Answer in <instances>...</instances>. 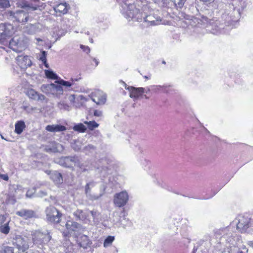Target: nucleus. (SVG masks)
Returning a JSON list of instances; mask_svg holds the SVG:
<instances>
[{
	"label": "nucleus",
	"mask_w": 253,
	"mask_h": 253,
	"mask_svg": "<svg viewBox=\"0 0 253 253\" xmlns=\"http://www.w3.org/2000/svg\"><path fill=\"white\" fill-rule=\"evenodd\" d=\"M34 3L23 1L19 3V6L22 10L15 12L9 11L8 12L9 17L14 21L22 24L26 23L29 19V12L35 11L40 8L44 4L41 3L39 0H32Z\"/></svg>",
	"instance_id": "obj_1"
},
{
	"label": "nucleus",
	"mask_w": 253,
	"mask_h": 253,
	"mask_svg": "<svg viewBox=\"0 0 253 253\" xmlns=\"http://www.w3.org/2000/svg\"><path fill=\"white\" fill-rule=\"evenodd\" d=\"M122 13L128 20H133L138 22L145 21L146 12H140L133 4L124 3L122 6Z\"/></svg>",
	"instance_id": "obj_2"
},
{
	"label": "nucleus",
	"mask_w": 253,
	"mask_h": 253,
	"mask_svg": "<svg viewBox=\"0 0 253 253\" xmlns=\"http://www.w3.org/2000/svg\"><path fill=\"white\" fill-rule=\"evenodd\" d=\"M32 244L33 247L36 246L42 249L51 239V235L48 231L42 232L40 230H33L31 232Z\"/></svg>",
	"instance_id": "obj_3"
},
{
	"label": "nucleus",
	"mask_w": 253,
	"mask_h": 253,
	"mask_svg": "<svg viewBox=\"0 0 253 253\" xmlns=\"http://www.w3.org/2000/svg\"><path fill=\"white\" fill-rule=\"evenodd\" d=\"M13 245L20 252H25L29 248H32V242L28 237L17 235L13 239Z\"/></svg>",
	"instance_id": "obj_4"
},
{
	"label": "nucleus",
	"mask_w": 253,
	"mask_h": 253,
	"mask_svg": "<svg viewBox=\"0 0 253 253\" xmlns=\"http://www.w3.org/2000/svg\"><path fill=\"white\" fill-rule=\"evenodd\" d=\"M46 219L50 222L58 223L60 221L62 214L53 206H49L45 210Z\"/></svg>",
	"instance_id": "obj_5"
},
{
	"label": "nucleus",
	"mask_w": 253,
	"mask_h": 253,
	"mask_svg": "<svg viewBox=\"0 0 253 253\" xmlns=\"http://www.w3.org/2000/svg\"><path fill=\"white\" fill-rule=\"evenodd\" d=\"M10 48L16 52H21L26 47V42L21 37H15L9 42Z\"/></svg>",
	"instance_id": "obj_6"
},
{
	"label": "nucleus",
	"mask_w": 253,
	"mask_h": 253,
	"mask_svg": "<svg viewBox=\"0 0 253 253\" xmlns=\"http://www.w3.org/2000/svg\"><path fill=\"white\" fill-rule=\"evenodd\" d=\"M91 100L97 105H102L105 104L107 100V95L102 91L97 90L93 92L91 95Z\"/></svg>",
	"instance_id": "obj_7"
},
{
	"label": "nucleus",
	"mask_w": 253,
	"mask_h": 253,
	"mask_svg": "<svg viewBox=\"0 0 253 253\" xmlns=\"http://www.w3.org/2000/svg\"><path fill=\"white\" fill-rule=\"evenodd\" d=\"M128 196L126 191H122L115 194L114 203L118 207L124 206L127 203Z\"/></svg>",
	"instance_id": "obj_8"
},
{
	"label": "nucleus",
	"mask_w": 253,
	"mask_h": 253,
	"mask_svg": "<svg viewBox=\"0 0 253 253\" xmlns=\"http://www.w3.org/2000/svg\"><path fill=\"white\" fill-rule=\"evenodd\" d=\"M250 224L251 218L250 217L241 215L238 217V222L237 224V227L241 232H245L250 227Z\"/></svg>",
	"instance_id": "obj_9"
},
{
	"label": "nucleus",
	"mask_w": 253,
	"mask_h": 253,
	"mask_svg": "<svg viewBox=\"0 0 253 253\" xmlns=\"http://www.w3.org/2000/svg\"><path fill=\"white\" fill-rule=\"evenodd\" d=\"M13 33V27L10 24L0 25V39H5Z\"/></svg>",
	"instance_id": "obj_10"
},
{
	"label": "nucleus",
	"mask_w": 253,
	"mask_h": 253,
	"mask_svg": "<svg viewBox=\"0 0 253 253\" xmlns=\"http://www.w3.org/2000/svg\"><path fill=\"white\" fill-rule=\"evenodd\" d=\"M125 86L126 84H125ZM126 88L130 92L129 97L133 98L134 100L138 99L140 97L142 96V93L145 92V88L143 87H134L133 86H128Z\"/></svg>",
	"instance_id": "obj_11"
},
{
	"label": "nucleus",
	"mask_w": 253,
	"mask_h": 253,
	"mask_svg": "<svg viewBox=\"0 0 253 253\" xmlns=\"http://www.w3.org/2000/svg\"><path fill=\"white\" fill-rule=\"evenodd\" d=\"M95 184L94 182L90 181L87 183L85 186V194L86 196L88 199L91 201L97 200L102 195L101 194L96 195L91 193V189L95 186Z\"/></svg>",
	"instance_id": "obj_12"
},
{
	"label": "nucleus",
	"mask_w": 253,
	"mask_h": 253,
	"mask_svg": "<svg viewBox=\"0 0 253 253\" xmlns=\"http://www.w3.org/2000/svg\"><path fill=\"white\" fill-rule=\"evenodd\" d=\"M16 61L19 66L22 69L27 68L32 64V61L27 55H19L17 57Z\"/></svg>",
	"instance_id": "obj_13"
},
{
	"label": "nucleus",
	"mask_w": 253,
	"mask_h": 253,
	"mask_svg": "<svg viewBox=\"0 0 253 253\" xmlns=\"http://www.w3.org/2000/svg\"><path fill=\"white\" fill-rule=\"evenodd\" d=\"M75 161V157H64L60 158L57 163L62 166L70 168L73 166Z\"/></svg>",
	"instance_id": "obj_14"
},
{
	"label": "nucleus",
	"mask_w": 253,
	"mask_h": 253,
	"mask_svg": "<svg viewBox=\"0 0 253 253\" xmlns=\"http://www.w3.org/2000/svg\"><path fill=\"white\" fill-rule=\"evenodd\" d=\"M16 214L25 219L36 217L35 212L31 210L22 209L17 211Z\"/></svg>",
	"instance_id": "obj_15"
},
{
	"label": "nucleus",
	"mask_w": 253,
	"mask_h": 253,
	"mask_svg": "<svg viewBox=\"0 0 253 253\" xmlns=\"http://www.w3.org/2000/svg\"><path fill=\"white\" fill-rule=\"evenodd\" d=\"M66 227L68 233L71 234L73 231L79 230L81 228V225L77 222L68 221L66 223Z\"/></svg>",
	"instance_id": "obj_16"
},
{
	"label": "nucleus",
	"mask_w": 253,
	"mask_h": 253,
	"mask_svg": "<svg viewBox=\"0 0 253 253\" xmlns=\"http://www.w3.org/2000/svg\"><path fill=\"white\" fill-rule=\"evenodd\" d=\"M45 129L49 132H57L66 130V127L60 125H47L45 127Z\"/></svg>",
	"instance_id": "obj_17"
},
{
	"label": "nucleus",
	"mask_w": 253,
	"mask_h": 253,
	"mask_svg": "<svg viewBox=\"0 0 253 253\" xmlns=\"http://www.w3.org/2000/svg\"><path fill=\"white\" fill-rule=\"evenodd\" d=\"M27 95L31 98L37 100H42L44 99V96L39 94L37 91L33 89H30L27 91Z\"/></svg>",
	"instance_id": "obj_18"
},
{
	"label": "nucleus",
	"mask_w": 253,
	"mask_h": 253,
	"mask_svg": "<svg viewBox=\"0 0 253 253\" xmlns=\"http://www.w3.org/2000/svg\"><path fill=\"white\" fill-rule=\"evenodd\" d=\"M54 10L59 15L65 14L68 11L67 4L65 2L59 3L54 7Z\"/></svg>",
	"instance_id": "obj_19"
},
{
	"label": "nucleus",
	"mask_w": 253,
	"mask_h": 253,
	"mask_svg": "<svg viewBox=\"0 0 253 253\" xmlns=\"http://www.w3.org/2000/svg\"><path fill=\"white\" fill-rule=\"evenodd\" d=\"M74 215L77 220L85 221L89 220L87 219L88 214L86 212L81 210H77L74 212Z\"/></svg>",
	"instance_id": "obj_20"
},
{
	"label": "nucleus",
	"mask_w": 253,
	"mask_h": 253,
	"mask_svg": "<svg viewBox=\"0 0 253 253\" xmlns=\"http://www.w3.org/2000/svg\"><path fill=\"white\" fill-rule=\"evenodd\" d=\"M60 84H46L45 87L49 89H52L54 91H56L59 94H62L63 92V87Z\"/></svg>",
	"instance_id": "obj_21"
},
{
	"label": "nucleus",
	"mask_w": 253,
	"mask_h": 253,
	"mask_svg": "<svg viewBox=\"0 0 253 253\" xmlns=\"http://www.w3.org/2000/svg\"><path fill=\"white\" fill-rule=\"evenodd\" d=\"M26 125L23 121H19L15 125V132L18 134H21L25 128Z\"/></svg>",
	"instance_id": "obj_22"
},
{
	"label": "nucleus",
	"mask_w": 253,
	"mask_h": 253,
	"mask_svg": "<svg viewBox=\"0 0 253 253\" xmlns=\"http://www.w3.org/2000/svg\"><path fill=\"white\" fill-rule=\"evenodd\" d=\"M64 148L63 146L59 143H54L52 148L46 149L47 152H51L53 153L60 152L63 150Z\"/></svg>",
	"instance_id": "obj_23"
},
{
	"label": "nucleus",
	"mask_w": 253,
	"mask_h": 253,
	"mask_svg": "<svg viewBox=\"0 0 253 253\" xmlns=\"http://www.w3.org/2000/svg\"><path fill=\"white\" fill-rule=\"evenodd\" d=\"M90 244V241L88 236L82 235L80 237V246L84 249L86 248Z\"/></svg>",
	"instance_id": "obj_24"
},
{
	"label": "nucleus",
	"mask_w": 253,
	"mask_h": 253,
	"mask_svg": "<svg viewBox=\"0 0 253 253\" xmlns=\"http://www.w3.org/2000/svg\"><path fill=\"white\" fill-rule=\"evenodd\" d=\"M51 177L56 184H60L62 182V177L60 173L55 171L51 174Z\"/></svg>",
	"instance_id": "obj_25"
},
{
	"label": "nucleus",
	"mask_w": 253,
	"mask_h": 253,
	"mask_svg": "<svg viewBox=\"0 0 253 253\" xmlns=\"http://www.w3.org/2000/svg\"><path fill=\"white\" fill-rule=\"evenodd\" d=\"M145 18V22H148L150 24V25H156L160 23L161 20H158L157 19L156 20H154V16L152 15H147L146 14V16Z\"/></svg>",
	"instance_id": "obj_26"
},
{
	"label": "nucleus",
	"mask_w": 253,
	"mask_h": 253,
	"mask_svg": "<svg viewBox=\"0 0 253 253\" xmlns=\"http://www.w3.org/2000/svg\"><path fill=\"white\" fill-rule=\"evenodd\" d=\"M73 128L75 131L80 132H84L86 129L85 126L82 123L76 125Z\"/></svg>",
	"instance_id": "obj_27"
},
{
	"label": "nucleus",
	"mask_w": 253,
	"mask_h": 253,
	"mask_svg": "<svg viewBox=\"0 0 253 253\" xmlns=\"http://www.w3.org/2000/svg\"><path fill=\"white\" fill-rule=\"evenodd\" d=\"M115 240V237L114 236H108L105 240H104L103 243V246L105 248H107L112 244L113 242Z\"/></svg>",
	"instance_id": "obj_28"
},
{
	"label": "nucleus",
	"mask_w": 253,
	"mask_h": 253,
	"mask_svg": "<svg viewBox=\"0 0 253 253\" xmlns=\"http://www.w3.org/2000/svg\"><path fill=\"white\" fill-rule=\"evenodd\" d=\"M84 123L87 125L88 128L90 130H93L94 128L97 127L99 126V125L94 121L89 122L85 121L84 122Z\"/></svg>",
	"instance_id": "obj_29"
},
{
	"label": "nucleus",
	"mask_w": 253,
	"mask_h": 253,
	"mask_svg": "<svg viewBox=\"0 0 253 253\" xmlns=\"http://www.w3.org/2000/svg\"><path fill=\"white\" fill-rule=\"evenodd\" d=\"M46 52L45 51H42L40 56V60L43 62L46 68H48V65L46 62Z\"/></svg>",
	"instance_id": "obj_30"
},
{
	"label": "nucleus",
	"mask_w": 253,
	"mask_h": 253,
	"mask_svg": "<svg viewBox=\"0 0 253 253\" xmlns=\"http://www.w3.org/2000/svg\"><path fill=\"white\" fill-rule=\"evenodd\" d=\"M82 147V144L79 140H75L74 142L72 144V148L76 151H78L80 150Z\"/></svg>",
	"instance_id": "obj_31"
},
{
	"label": "nucleus",
	"mask_w": 253,
	"mask_h": 253,
	"mask_svg": "<svg viewBox=\"0 0 253 253\" xmlns=\"http://www.w3.org/2000/svg\"><path fill=\"white\" fill-rule=\"evenodd\" d=\"M45 74L46 76L49 79L55 80L58 78L57 75L53 72L52 71L50 70H45Z\"/></svg>",
	"instance_id": "obj_32"
},
{
	"label": "nucleus",
	"mask_w": 253,
	"mask_h": 253,
	"mask_svg": "<svg viewBox=\"0 0 253 253\" xmlns=\"http://www.w3.org/2000/svg\"><path fill=\"white\" fill-rule=\"evenodd\" d=\"M58 107L61 110L69 111L70 107L66 104L64 101H60L58 103Z\"/></svg>",
	"instance_id": "obj_33"
},
{
	"label": "nucleus",
	"mask_w": 253,
	"mask_h": 253,
	"mask_svg": "<svg viewBox=\"0 0 253 253\" xmlns=\"http://www.w3.org/2000/svg\"><path fill=\"white\" fill-rule=\"evenodd\" d=\"M0 231L5 234L8 233L9 231V227L7 223H4L3 225L0 226Z\"/></svg>",
	"instance_id": "obj_34"
},
{
	"label": "nucleus",
	"mask_w": 253,
	"mask_h": 253,
	"mask_svg": "<svg viewBox=\"0 0 253 253\" xmlns=\"http://www.w3.org/2000/svg\"><path fill=\"white\" fill-rule=\"evenodd\" d=\"M55 83H57L60 85L65 86H67V87H70L73 85V83H71L70 82V81H64L63 80H61L58 81H56Z\"/></svg>",
	"instance_id": "obj_35"
},
{
	"label": "nucleus",
	"mask_w": 253,
	"mask_h": 253,
	"mask_svg": "<svg viewBox=\"0 0 253 253\" xmlns=\"http://www.w3.org/2000/svg\"><path fill=\"white\" fill-rule=\"evenodd\" d=\"M96 147L91 144H88L84 148V151L85 153L92 152L95 150Z\"/></svg>",
	"instance_id": "obj_36"
},
{
	"label": "nucleus",
	"mask_w": 253,
	"mask_h": 253,
	"mask_svg": "<svg viewBox=\"0 0 253 253\" xmlns=\"http://www.w3.org/2000/svg\"><path fill=\"white\" fill-rule=\"evenodd\" d=\"M73 165L80 168L82 171L86 170L85 168L84 167L83 165L79 161L78 158L76 157H75V161L74 162Z\"/></svg>",
	"instance_id": "obj_37"
},
{
	"label": "nucleus",
	"mask_w": 253,
	"mask_h": 253,
	"mask_svg": "<svg viewBox=\"0 0 253 253\" xmlns=\"http://www.w3.org/2000/svg\"><path fill=\"white\" fill-rule=\"evenodd\" d=\"M0 253H14L13 249L10 247H5L0 250Z\"/></svg>",
	"instance_id": "obj_38"
},
{
	"label": "nucleus",
	"mask_w": 253,
	"mask_h": 253,
	"mask_svg": "<svg viewBox=\"0 0 253 253\" xmlns=\"http://www.w3.org/2000/svg\"><path fill=\"white\" fill-rule=\"evenodd\" d=\"M9 6L8 0H0V6L2 8H6Z\"/></svg>",
	"instance_id": "obj_39"
},
{
	"label": "nucleus",
	"mask_w": 253,
	"mask_h": 253,
	"mask_svg": "<svg viewBox=\"0 0 253 253\" xmlns=\"http://www.w3.org/2000/svg\"><path fill=\"white\" fill-rule=\"evenodd\" d=\"M186 1V0H178L175 4L177 7L181 8L183 7Z\"/></svg>",
	"instance_id": "obj_40"
},
{
	"label": "nucleus",
	"mask_w": 253,
	"mask_h": 253,
	"mask_svg": "<svg viewBox=\"0 0 253 253\" xmlns=\"http://www.w3.org/2000/svg\"><path fill=\"white\" fill-rule=\"evenodd\" d=\"M93 115L95 117H101L103 116V112L101 110H95L93 112Z\"/></svg>",
	"instance_id": "obj_41"
},
{
	"label": "nucleus",
	"mask_w": 253,
	"mask_h": 253,
	"mask_svg": "<svg viewBox=\"0 0 253 253\" xmlns=\"http://www.w3.org/2000/svg\"><path fill=\"white\" fill-rule=\"evenodd\" d=\"M80 47L84 52H86L87 53L90 52V48L88 46L81 45Z\"/></svg>",
	"instance_id": "obj_42"
},
{
	"label": "nucleus",
	"mask_w": 253,
	"mask_h": 253,
	"mask_svg": "<svg viewBox=\"0 0 253 253\" xmlns=\"http://www.w3.org/2000/svg\"><path fill=\"white\" fill-rule=\"evenodd\" d=\"M90 214L92 216L93 218H96L99 214L98 212L96 211H90Z\"/></svg>",
	"instance_id": "obj_43"
},
{
	"label": "nucleus",
	"mask_w": 253,
	"mask_h": 253,
	"mask_svg": "<svg viewBox=\"0 0 253 253\" xmlns=\"http://www.w3.org/2000/svg\"><path fill=\"white\" fill-rule=\"evenodd\" d=\"M0 178L5 181H7L8 180V176L7 174L0 173Z\"/></svg>",
	"instance_id": "obj_44"
},
{
	"label": "nucleus",
	"mask_w": 253,
	"mask_h": 253,
	"mask_svg": "<svg viewBox=\"0 0 253 253\" xmlns=\"http://www.w3.org/2000/svg\"><path fill=\"white\" fill-rule=\"evenodd\" d=\"M81 79V78H72L70 80V82L71 83H73V84H74V83L75 82H78Z\"/></svg>",
	"instance_id": "obj_45"
},
{
	"label": "nucleus",
	"mask_w": 253,
	"mask_h": 253,
	"mask_svg": "<svg viewBox=\"0 0 253 253\" xmlns=\"http://www.w3.org/2000/svg\"><path fill=\"white\" fill-rule=\"evenodd\" d=\"M5 218L6 217L4 215H0V221L1 223L4 222Z\"/></svg>",
	"instance_id": "obj_46"
},
{
	"label": "nucleus",
	"mask_w": 253,
	"mask_h": 253,
	"mask_svg": "<svg viewBox=\"0 0 253 253\" xmlns=\"http://www.w3.org/2000/svg\"><path fill=\"white\" fill-rule=\"evenodd\" d=\"M200 1H202L204 2H206L208 3H211L213 2L214 0H200Z\"/></svg>",
	"instance_id": "obj_47"
},
{
	"label": "nucleus",
	"mask_w": 253,
	"mask_h": 253,
	"mask_svg": "<svg viewBox=\"0 0 253 253\" xmlns=\"http://www.w3.org/2000/svg\"><path fill=\"white\" fill-rule=\"evenodd\" d=\"M32 195V193L30 192V190L27 191L26 193V196L28 197H31Z\"/></svg>",
	"instance_id": "obj_48"
},
{
	"label": "nucleus",
	"mask_w": 253,
	"mask_h": 253,
	"mask_svg": "<svg viewBox=\"0 0 253 253\" xmlns=\"http://www.w3.org/2000/svg\"><path fill=\"white\" fill-rule=\"evenodd\" d=\"M40 192L42 194V195H41V196H43L46 195V193L45 192L41 191Z\"/></svg>",
	"instance_id": "obj_49"
},
{
	"label": "nucleus",
	"mask_w": 253,
	"mask_h": 253,
	"mask_svg": "<svg viewBox=\"0 0 253 253\" xmlns=\"http://www.w3.org/2000/svg\"><path fill=\"white\" fill-rule=\"evenodd\" d=\"M93 60L94 61V62L96 64V66H97L98 64V63H99L98 61L95 58H94Z\"/></svg>",
	"instance_id": "obj_50"
},
{
	"label": "nucleus",
	"mask_w": 253,
	"mask_h": 253,
	"mask_svg": "<svg viewBox=\"0 0 253 253\" xmlns=\"http://www.w3.org/2000/svg\"><path fill=\"white\" fill-rule=\"evenodd\" d=\"M30 27H31V28L35 29L36 28V25L32 24V25H30Z\"/></svg>",
	"instance_id": "obj_51"
},
{
	"label": "nucleus",
	"mask_w": 253,
	"mask_h": 253,
	"mask_svg": "<svg viewBox=\"0 0 253 253\" xmlns=\"http://www.w3.org/2000/svg\"><path fill=\"white\" fill-rule=\"evenodd\" d=\"M146 8H147V6H144V7H142V10L143 11H144Z\"/></svg>",
	"instance_id": "obj_52"
},
{
	"label": "nucleus",
	"mask_w": 253,
	"mask_h": 253,
	"mask_svg": "<svg viewBox=\"0 0 253 253\" xmlns=\"http://www.w3.org/2000/svg\"><path fill=\"white\" fill-rule=\"evenodd\" d=\"M144 78L146 79H150L149 77H148V76H144Z\"/></svg>",
	"instance_id": "obj_53"
},
{
	"label": "nucleus",
	"mask_w": 253,
	"mask_h": 253,
	"mask_svg": "<svg viewBox=\"0 0 253 253\" xmlns=\"http://www.w3.org/2000/svg\"><path fill=\"white\" fill-rule=\"evenodd\" d=\"M251 247L253 248V242H252L251 243Z\"/></svg>",
	"instance_id": "obj_54"
},
{
	"label": "nucleus",
	"mask_w": 253,
	"mask_h": 253,
	"mask_svg": "<svg viewBox=\"0 0 253 253\" xmlns=\"http://www.w3.org/2000/svg\"><path fill=\"white\" fill-rule=\"evenodd\" d=\"M89 40H90V42L91 43H93V41L92 39H90Z\"/></svg>",
	"instance_id": "obj_55"
},
{
	"label": "nucleus",
	"mask_w": 253,
	"mask_h": 253,
	"mask_svg": "<svg viewBox=\"0 0 253 253\" xmlns=\"http://www.w3.org/2000/svg\"><path fill=\"white\" fill-rule=\"evenodd\" d=\"M150 90L148 89V90L145 91V92L147 93Z\"/></svg>",
	"instance_id": "obj_56"
},
{
	"label": "nucleus",
	"mask_w": 253,
	"mask_h": 253,
	"mask_svg": "<svg viewBox=\"0 0 253 253\" xmlns=\"http://www.w3.org/2000/svg\"><path fill=\"white\" fill-rule=\"evenodd\" d=\"M144 97H145V98H146V99H148V97L146 95H144Z\"/></svg>",
	"instance_id": "obj_57"
},
{
	"label": "nucleus",
	"mask_w": 253,
	"mask_h": 253,
	"mask_svg": "<svg viewBox=\"0 0 253 253\" xmlns=\"http://www.w3.org/2000/svg\"><path fill=\"white\" fill-rule=\"evenodd\" d=\"M37 40L38 41H42V40H41L40 39H37Z\"/></svg>",
	"instance_id": "obj_58"
},
{
	"label": "nucleus",
	"mask_w": 253,
	"mask_h": 253,
	"mask_svg": "<svg viewBox=\"0 0 253 253\" xmlns=\"http://www.w3.org/2000/svg\"><path fill=\"white\" fill-rule=\"evenodd\" d=\"M158 86L160 87H165V86H161V85H159Z\"/></svg>",
	"instance_id": "obj_59"
},
{
	"label": "nucleus",
	"mask_w": 253,
	"mask_h": 253,
	"mask_svg": "<svg viewBox=\"0 0 253 253\" xmlns=\"http://www.w3.org/2000/svg\"><path fill=\"white\" fill-rule=\"evenodd\" d=\"M163 64H166L165 61H163Z\"/></svg>",
	"instance_id": "obj_60"
},
{
	"label": "nucleus",
	"mask_w": 253,
	"mask_h": 253,
	"mask_svg": "<svg viewBox=\"0 0 253 253\" xmlns=\"http://www.w3.org/2000/svg\"><path fill=\"white\" fill-rule=\"evenodd\" d=\"M1 138H2V139H4V137H3V136H1Z\"/></svg>",
	"instance_id": "obj_61"
}]
</instances>
